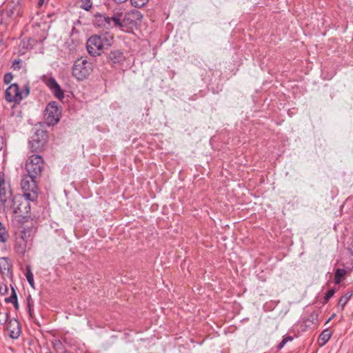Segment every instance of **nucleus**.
<instances>
[{"label":"nucleus","instance_id":"0eeeda50","mask_svg":"<svg viewBox=\"0 0 353 353\" xmlns=\"http://www.w3.org/2000/svg\"><path fill=\"white\" fill-rule=\"evenodd\" d=\"M6 100L8 102L19 103L22 100L19 85L17 83L11 84L6 90Z\"/></svg>","mask_w":353,"mask_h":353},{"label":"nucleus","instance_id":"a19ab883","mask_svg":"<svg viewBox=\"0 0 353 353\" xmlns=\"http://www.w3.org/2000/svg\"><path fill=\"white\" fill-rule=\"evenodd\" d=\"M44 0H39V5L41 6L43 3Z\"/></svg>","mask_w":353,"mask_h":353},{"label":"nucleus","instance_id":"5701e85b","mask_svg":"<svg viewBox=\"0 0 353 353\" xmlns=\"http://www.w3.org/2000/svg\"><path fill=\"white\" fill-rule=\"evenodd\" d=\"M26 276L27 281H28V283L30 284V285L34 288V276H33V274L31 271V268L30 265L26 266Z\"/></svg>","mask_w":353,"mask_h":353},{"label":"nucleus","instance_id":"dca6fc26","mask_svg":"<svg viewBox=\"0 0 353 353\" xmlns=\"http://www.w3.org/2000/svg\"><path fill=\"white\" fill-rule=\"evenodd\" d=\"M27 247L28 243L25 240L15 237L14 243V250L20 257L24 256Z\"/></svg>","mask_w":353,"mask_h":353},{"label":"nucleus","instance_id":"7c9ffc66","mask_svg":"<svg viewBox=\"0 0 353 353\" xmlns=\"http://www.w3.org/2000/svg\"><path fill=\"white\" fill-rule=\"evenodd\" d=\"M13 79V75L11 72L6 73L3 77V82L5 84H9Z\"/></svg>","mask_w":353,"mask_h":353},{"label":"nucleus","instance_id":"20e7f679","mask_svg":"<svg viewBox=\"0 0 353 353\" xmlns=\"http://www.w3.org/2000/svg\"><path fill=\"white\" fill-rule=\"evenodd\" d=\"M44 161L39 154L31 155L26 161V170L33 177H40L44 169Z\"/></svg>","mask_w":353,"mask_h":353},{"label":"nucleus","instance_id":"6e6552de","mask_svg":"<svg viewBox=\"0 0 353 353\" xmlns=\"http://www.w3.org/2000/svg\"><path fill=\"white\" fill-rule=\"evenodd\" d=\"M110 29L119 28L124 30L123 23V11L121 9L114 10L112 17H109Z\"/></svg>","mask_w":353,"mask_h":353},{"label":"nucleus","instance_id":"4c0bfd02","mask_svg":"<svg viewBox=\"0 0 353 353\" xmlns=\"http://www.w3.org/2000/svg\"><path fill=\"white\" fill-rule=\"evenodd\" d=\"M112 1L117 3H122L127 1L128 0H112Z\"/></svg>","mask_w":353,"mask_h":353},{"label":"nucleus","instance_id":"423d86ee","mask_svg":"<svg viewBox=\"0 0 353 353\" xmlns=\"http://www.w3.org/2000/svg\"><path fill=\"white\" fill-rule=\"evenodd\" d=\"M61 110L56 101H52L46 108L44 117L49 125L57 124L60 119Z\"/></svg>","mask_w":353,"mask_h":353},{"label":"nucleus","instance_id":"2f4dec72","mask_svg":"<svg viewBox=\"0 0 353 353\" xmlns=\"http://www.w3.org/2000/svg\"><path fill=\"white\" fill-rule=\"evenodd\" d=\"M20 93H21V97L22 99L25 97H26L29 93H30V87L28 85H25L21 91H20Z\"/></svg>","mask_w":353,"mask_h":353},{"label":"nucleus","instance_id":"bb28decb","mask_svg":"<svg viewBox=\"0 0 353 353\" xmlns=\"http://www.w3.org/2000/svg\"><path fill=\"white\" fill-rule=\"evenodd\" d=\"M81 8L85 10H90V8L92 6V3L91 0H81Z\"/></svg>","mask_w":353,"mask_h":353},{"label":"nucleus","instance_id":"1a4fd4ad","mask_svg":"<svg viewBox=\"0 0 353 353\" xmlns=\"http://www.w3.org/2000/svg\"><path fill=\"white\" fill-rule=\"evenodd\" d=\"M46 85L50 88L54 96L58 99H62L64 97V93L56 79L51 77L46 80H43Z\"/></svg>","mask_w":353,"mask_h":353},{"label":"nucleus","instance_id":"ea45409f","mask_svg":"<svg viewBox=\"0 0 353 353\" xmlns=\"http://www.w3.org/2000/svg\"><path fill=\"white\" fill-rule=\"evenodd\" d=\"M19 48H26V43L25 42H21L19 45Z\"/></svg>","mask_w":353,"mask_h":353},{"label":"nucleus","instance_id":"7ed1b4c3","mask_svg":"<svg viewBox=\"0 0 353 353\" xmlns=\"http://www.w3.org/2000/svg\"><path fill=\"white\" fill-rule=\"evenodd\" d=\"M12 205L10 208L14 214H19L23 221H26L30 212V203L27 199H23V196L18 195L12 197Z\"/></svg>","mask_w":353,"mask_h":353},{"label":"nucleus","instance_id":"cd10ccee","mask_svg":"<svg viewBox=\"0 0 353 353\" xmlns=\"http://www.w3.org/2000/svg\"><path fill=\"white\" fill-rule=\"evenodd\" d=\"M336 292L335 288H332L328 290L324 296V303L328 302V301L334 296Z\"/></svg>","mask_w":353,"mask_h":353},{"label":"nucleus","instance_id":"a878e982","mask_svg":"<svg viewBox=\"0 0 353 353\" xmlns=\"http://www.w3.org/2000/svg\"><path fill=\"white\" fill-rule=\"evenodd\" d=\"M132 6L135 8H141L144 6L149 0H130Z\"/></svg>","mask_w":353,"mask_h":353},{"label":"nucleus","instance_id":"f3484780","mask_svg":"<svg viewBox=\"0 0 353 353\" xmlns=\"http://www.w3.org/2000/svg\"><path fill=\"white\" fill-rule=\"evenodd\" d=\"M108 58L114 64H121L125 60L123 53L118 50L111 51L109 54Z\"/></svg>","mask_w":353,"mask_h":353},{"label":"nucleus","instance_id":"58836bf2","mask_svg":"<svg viewBox=\"0 0 353 353\" xmlns=\"http://www.w3.org/2000/svg\"><path fill=\"white\" fill-rule=\"evenodd\" d=\"M13 305H14V307L15 309L17 310L19 308V303H18L17 300L13 303Z\"/></svg>","mask_w":353,"mask_h":353},{"label":"nucleus","instance_id":"37998d69","mask_svg":"<svg viewBox=\"0 0 353 353\" xmlns=\"http://www.w3.org/2000/svg\"><path fill=\"white\" fill-rule=\"evenodd\" d=\"M331 319H332V316H330V318L327 320V322H328L329 321H330V320H331Z\"/></svg>","mask_w":353,"mask_h":353},{"label":"nucleus","instance_id":"412c9836","mask_svg":"<svg viewBox=\"0 0 353 353\" xmlns=\"http://www.w3.org/2000/svg\"><path fill=\"white\" fill-rule=\"evenodd\" d=\"M346 274V270L344 269H336L334 274V283L340 284L343 278Z\"/></svg>","mask_w":353,"mask_h":353},{"label":"nucleus","instance_id":"aec40b11","mask_svg":"<svg viewBox=\"0 0 353 353\" xmlns=\"http://www.w3.org/2000/svg\"><path fill=\"white\" fill-rule=\"evenodd\" d=\"M23 199H27L29 202L34 201L37 199V190L24 191Z\"/></svg>","mask_w":353,"mask_h":353},{"label":"nucleus","instance_id":"473e14b6","mask_svg":"<svg viewBox=\"0 0 353 353\" xmlns=\"http://www.w3.org/2000/svg\"><path fill=\"white\" fill-rule=\"evenodd\" d=\"M21 61L20 59L14 60L12 63V68L14 70H19L21 67Z\"/></svg>","mask_w":353,"mask_h":353},{"label":"nucleus","instance_id":"2eb2a0df","mask_svg":"<svg viewBox=\"0 0 353 353\" xmlns=\"http://www.w3.org/2000/svg\"><path fill=\"white\" fill-rule=\"evenodd\" d=\"M93 23L95 26L110 29L109 17L105 14H95L94 15Z\"/></svg>","mask_w":353,"mask_h":353},{"label":"nucleus","instance_id":"79ce46f5","mask_svg":"<svg viewBox=\"0 0 353 353\" xmlns=\"http://www.w3.org/2000/svg\"><path fill=\"white\" fill-rule=\"evenodd\" d=\"M3 23L2 14H0V24Z\"/></svg>","mask_w":353,"mask_h":353},{"label":"nucleus","instance_id":"ddd939ff","mask_svg":"<svg viewBox=\"0 0 353 353\" xmlns=\"http://www.w3.org/2000/svg\"><path fill=\"white\" fill-rule=\"evenodd\" d=\"M12 191L6 189L3 176H0V201L3 205H6L8 199L12 197Z\"/></svg>","mask_w":353,"mask_h":353},{"label":"nucleus","instance_id":"e433bc0d","mask_svg":"<svg viewBox=\"0 0 353 353\" xmlns=\"http://www.w3.org/2000/svg\"><path fill=\"white\" fill-rule=\"evenodd\" d=\"M59 346H62V344H61V343L59 341H57V342H55L54 343V348L58 349L59 347Z\"/></svg>","mask_w":353,"mask_h":353},{"label":"nucleus","instance_id":"6ab92c4d","mask_svg":"<svg viewBox=\"0 0 353 353\" xmlns=\"http://www.w3.org/2000/svg\"><path fill=\"white\" fill-rule=\"evenodd\" d=\"M332 332L329 329L324 330L319 336V343L321 346L324 345L330 339Z\"/></svg>","mask_w":353,"mask_h":353},{"label":"nucleus","instance_id":"c756f323","mask_svg":"<svg viewBox=\"0 0 353 353\" xmlns=\"http://www.w3.org/2000/svg\"><path fill=\"white\" fill-rule=\"evenodd\" d=\"M8 316L9 314L8 312H0V326L3 325L8 321Z\"/></svg>","mask_w":353,"mask_h":353},{"label":"nucleus","instance_id":"f8f14e48","mask_svg":"<svg viewBox=\"0 0 353 353\" xmlns=\"http://www.w3.org/2000/svg\"><path fill=\"white\" fill-rule=\"evenodd\" d=\"M8 336L13 339H18L21 334L19 322L16 319H11L7 325Z\"/></svg>","mask_w":353,"mask_h":353},{"label":"nucleus","instance_id":"393cba45","mask_svg":"<svg viewBox=\"0 0 353 353\" xmlns=\"http://www.w3.org/2000/svg\"><path fill=\"white\" fill-rule=\"evenodd\" d=\"M11 289H12L11 295L9 297H7L5 299V302L13 303L14 301H17V295L14 288L12 286H11Z\"/></svg>","mask_w":353,"mask_h":353},{"label":"nucleus","instance_id":"f257e3e1","mask_svg":"<svg viewBox=\"0 0 353 353\" xmlns=\"http://www.w3.org/2000/svg\"><path fill=\"white\" fill-rule=\"evenodd\" d=\"M112 41L113 37L107 32L99 35H92L87 41L88 52L91 56H99L103 49H106L112 45Z\"/></svg>","mask_w":353,"mask_h":353},{"label":"nucleus","instance_id":"72a5a7b5","mask_svg":"<svg viewBox=\"0 0 353 353\" xmlns=\"http://www.w3.org/2000/svg\"><path fill=\"white\" fill-rule=\"evenodd\" d=\"M6 14L8 17H12L14 14V8L8 7L6 10Z\"/></svg>","mask_w":353,"mask_h":353},{"label":"nucleus","instance_id":"c85d7f7f","mask_svg":"<svg viewBox=\"0 0 353 353\" xmlns=\"http://www.w3.org/2000/svg\"><path fill=\"white\" fill-rule=\"evenodd\" d=\"M293 340V338L290 336H285L283 339V340L280 342V343L278 345L277 348L279 350L282 349L284 345L288 343V341H291Z\"/></svg>","mask_w":353,"mask_h":353},{"label":"nucleus","instance_id":"f03ea898","mask_svg":"<svg viewBox=\"0 0 353 353\" xmlns=\"http://www.w3.org/2000/svg\"><path fill=\"white\" fill-rule=\"evenodd\" d=\"M92 71V64L85 59H77L72 69V76L78 81L87 79Z\"/></svg>","mask_w":353,"mask_h":353},{"label":"nucleus","instance_id":"39448f33","mask_svg":"<svg viewBox=\"0 0 353 353\" xmlns=\"http://www.w3.org/2000/svg\"><path fill=\"white\" fill-rule=\"evenodd\" d=\"M47 142V135L43 130H38L32 135L29 141L30 150L33 153L43 151Z\"/></svg>","mask_w":353,"mask_h":353},{"label":"nucleus","instance_id":"f704fd0d","mask_svg":"<svg viewBox=\"0 0 353 353\" xmlns=\"http://www.w3.org/2000/svg\"><path fill=\"white\" fill-rule=\"evenodd\" d=\"M8 292V288L6 285L0 286V294L2 295L6 294Z\"/></svg>","mask_w":353,"mask_h":353},{"label":"nucleus","instance_id":"c9c22d12","mask_svg":"<svg viewBox=\"0 0 353 353\" xmlns=\"http://www.w3.org/2000/svg\"><path fill=\"white\" fill-rule=\"evenodd\" d=\"M317 314H311V315L310 316L309 319H308V321H311L312 323H314V320H316L317 319Z\"/></svg>","mask_w":353,"mask_h":353},{"label":"nucleus","instance_id":"b1692460","mask_svg":"<svg viewBox=\"0 0 353 353\" xmlns=\"http://www.w3.org/2000/svg\"><path fill=\"white\" fill-rule=\"evenodd\" d=\"M351 296H352V294H346L342 296L339 300L337 307L343 309V307L345 306V305L348 302V301L350 300Z\"/></svg>","mask_w":353,"mask_h":353},{"label":"nucleus","instance_id":"4468645a","mask_svg":"<svg viewBox=\"0 0 353 353\" xmlns=\"http://www.w3.org/2000/svg\"><path fill=\"white\" fill-rule=\"evenodd\" d=\"M12 263L10 260L6 257L0 258V273L8 278L12 277Z\"/></svg>","mask_w":353,"mask_h":353},{"label":"nucleus","instance_id":"a211bd4d","mask_svg":"<svg viewBox=\"0 0 353 353\" xmlns=\"http://www.w3.org/2000/svg\"><path fill=\"white\" fill-rule=\"evenodd\" d=\"M32 232H33L32 228H23V230H21V232L16 236V238L25 240L28 243L29 239L32 236Z\"/></svg>","mask_w":353,"mask_h":353},{"label":"nucleus","instance_id":"9d476101","mask_svg":"<svg viewBox=\"0 0 353 353\" xmlns=\"http://www.w3.org/2000/svg\"><path fill=\"white\" fill-rule=\"evenodd\" d=\"M142 15L140 12L137 10L128 13H124L123 12V23L124 25V28L129 26H136L137 21H140Z\"/></svg>","mask_w":353,"mask_h":353},{"label":"nucleus","instance_id":"4be33fe9","mask_svg":"<svg viewBox=\"0 0 353 353\" xmlns=\"http://www.w3.org/2000/svg\"><path fill=\"white\" fill-rule=\"evenodd\" d=\"M8 238V232L5 225L0 221V242L6 243Z\"/></svg>","mask_w":353,"mask_h":353},{"label":"nucleus","instance_id":"9b49d317","mask_svg":"<svg viewBox=\"0 0 353 353\" xmlns=\"http://www.w3.org/2000/svg\"><path fill=\"white\" fill-rule=\"evenodd\" d=\"M38 177H33L32 175L28 173L24 176L21 181V186L23 191L37 190V179Z\"/></svg>","mask_w":353,"mask_h":353}]
</instances>
